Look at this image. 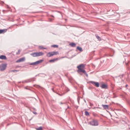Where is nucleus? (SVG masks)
Instances as JSON below:
<instances>
[{
    "mask_svg": "<svg viewBox=\"0 0 130 130\" xmlns=\"http://www.w3.org/2000/svg\"><path fill=\"white\" fill-rule=\"evenodd\" d=\"M43 61V60H41L37 61L35 62L31 63L30 64V65H35L39 64L41 63Z\"/></svg>",
    "mask_w": 130,
    "mask_h": 130,
    "instance_id": "20e7f679",
    "label": "nucleus"
},
{
    "mask_svg": "<svg viewBox=\"0 0 130 130\" xmlns=\"http://www.w3.org/2000/svg\"><path fill=\"white\" fill-rule=\"evenodd\" d=\"M102 106L105 109H108V106L107 105H102Z\"/></svg>",
    "mask_w": 130,
    "mask_h": 130,
    "instance_id": "9b49d317",
    "label": "nucleus"
},
{
    "mask_svg": "<svg viewBox=\"0 0 130 130\" xmlns=\"http://www.w3.org/2000/svg\"><path fill=\"white\" fill-rule=\"evenodd\" d=\"M19 71V70H12L11 71V72H18V71Z\"/></svg>",
    "mask_w": 130,
    "mask_h": 130,
    "instance_id": "b1692460",
    "label": "nucleus"
},
{
    "mask_svg": "<svg viewBox=\"0 0 130 130\" xmlns=\"http://www.w3.org/2000/svg\"><path fill=\"white\" fill-rule=\"evenodd\" d=\"M84 67V65L83 64H82L78 66L77 67V68L78 69H80V68H83Z\"/></svg>",
    "mask_w": 130,
    "mask_h": 130,
    "instance_id": "1a4fd4ad",
    "label": "nucleus"
},
{
    "mask_svg": "<svg viewBox=\"0 0 130 130\" xmlns=\"http://www.w3.org/2000/svg\"><path fill=\"white\" fill-rule=\"evenodd\" d=\"M33 109H34V110H35V108H33Z\"/></svg>",
    "mask_w": 130,
    "mask_h": 130,
    "instance_id": "c85d7f7f",
    "label": "nucleus"
},
{
    "mask_svg": "<svg viewBox=\"0 0 130 130\" xmlns=\"http://www.w3.org/2000/svg\"><path fill=\"white\" fill-rule=\"evenodd\" d=\"M92 105V104H91V103H90V106H91Z\"/></svg>",
    "mask_w": 130,
    "mask_h": 130,
    "instance_id": "bb28decb",
    "label": "nucleus"
},
{
    "mask_svg": "<svg viewBox=\"0 0 130 130\" xmlns=\"http://www.w3.org/2000/svg\"><path fill=\"white\" fill-rule=\"evenodd\" d=\"M21 52V50H19L18 51V52L17 53V55H19L20 54V52Z\"/></svg>",
    "mask_w": 130,
    "mask_h": 130,
    "instance_id": "5701e85b",
    "label": "nucleus"
},
{
    "mask_svg": "<svg viewBox=\"0 0 130 130\" xmlns=\"http://www.w3.org/2000/svg\"><path fill=\"white\" fill-rule=\"evenodd\" d=\"M25 60V58L24 57H22L16 61V62H21L24 61Z\"/></svg>",
    "mask_w": 130,
    "mask_h": 130,
    "instance_id": "423d86ee",
    "label": "nucleus"
},
{
    "mask_svg": "<svg viewBox=\"0 0 130 130\" xmlns=\"http://www.w3.org/2000/svg\"><path fill=\"white\" fill-rule=\"evenodd\" d=\"M37 130H43L42 127L40 126L38 128H36Z\"/></svg>",
    "mask_w": 130,
    "mask_h": 130,
    "instance_id": "f3484780",
    "label": "nucleus"
},
{
    "mask_svg": "<svg viewBox=\"0 0 130 130\" xmlns=\"http://www.w3.org/2000/svg\"><path fill=\"white\" fill-rule=\"evenodd\" d=\"M52 46L54 47H57L58 46V45H52Z\"/></svg>",
    "mask_w": 130,
    "mask_h": 130,
    "instance_id": "4be33fe9",
    "label": "nucleus"
},
{
    "mask_svg": "<svg viewBox=\"0 0 130 130\" xmlns=\"http://www.w3.org/2000/svg\"><path fill=\"white\" fill-rule=\"evenodd\" d=\"M60 104H62V103L61 102V103H60Z\"/></svg>",
    "mask_w": 130,
    "mask_h": 130,
    "instance_id": "c756f323",
    "label": "nucleus"
},
{
    "mask_svg": "<svg viewBox=\"0 0 130 130\" xmlns=\"http://www.w3.org/2000/svg\"><path fill=\"white\" fill-rule=\"evenodd\" d=\"M64 57H62V58H64Z\"/></svg>",
    "mask_w": 130,
    "mask_h": 130,
    "instance_id": "2f4dec72",
    "label": "nucleus"
},
{
    "mask_svg": "<svg viewBox=\"0 0 130 130\" xmlns=\"http://www.w3.org/2000/svg\"><path fill=\"white\" fill-rule=\"evenodd\" d=\"M7 29H1L0 30V34L3 32H6Z\"/></svg>",
    "mask_w": 130,
    "mask_h": 130,
    "instance_id": "2eb2a0df",
    "label": "nucleus"
},
{
    "mask_svg": "<svg viewBox=\"0 0 130 130\" xmlns=\"http://www.w3.org/2000/svg\"><path fill=\"white\" fill-rule=\"evenodd\" d=\"M0 59L3 60H6L7 57L6 56L4 55H2L0 56Z\"/></svg>",
    "mask_w": 130,
    "mask_h": 130,
    "instance_id": "0eeeda50",
    "label": "nucleus"
},
{
    "mask_svg": "<svg viewBox=\"0 0 130 130\" xmlns=\"http://www.w3.org/2000/svg\"><path fill=\"white\" fill-rule=\"evenodd\" d=\"M84 74H85V75H86L87 76V77L88 76V74L86 73V72H85V73H84Z\"/></svg>",
    "mask_w": 130,
    "mask_h": 130,
    "instance_id": "393cba45",
    "label": "nucleus"
},
{
    "mask_svg": "<svg viewBox=\"0 0 130 130\" xmlns=\"http://www.w3.org/2000/svg\"><path fill=\"white\" fill-rule=\"evenodd\" d=\"M90 124L92 126H98V123L97 120H93L90 122Z\"/></svg>",
    "mask_w": 130,
    "mask_h": 130,
    "instance_id": "f03ea898",
    "label": "nucleus"
},
{
    "mask_svg": "<svg viewBox=\"0 0 130 130\" xmlns=\"http://www.w3.org/2000/svg\"><path fill=\"white\" fill-rule=\"evenodd\" d=\"M70 45L71 46L74 47L76 46V44L74 43H71L70 44Z\"/></svg>",
    "mask_w": 130,
    "mask_h": 130,
    "instance_id": "4468645a",
    "label": "nucleus"
},
{
    "mask_svg": "<svg viewBox=\"0 0 130 130\" xmlns=\"http://www.w3.org/2000/svg\"><path fill=\"white\" fill-rule=\"evenodd\" d=\"M39 48L40 49H46V48H44L43 47V46H39Z\"/></svg>",
    "mask_w": 130,
    "mask_h": 130,
    "instance_id": "412c9836",
    "label": "nucleus"
},
{
    "mask_svg": "<svg viewBox=\"0 0 130 130\" xmlns=\"http://www.w3.org/2000/svg\"><path fill=\"white\" fill-rule=\"evenodd\" d=\"M78 69V70L80 72H82L84 73H85V71L83 69L80 68V69Z\"/></svg>",
    "mask_w": 130,
    "mask_h": 130,
    "instance_id": "ddd939ff",
    "label": "nucleus"
},
{
    "mask_svg": "<svg viewBox=\"0 0 130 130\" xmlns=\"http://www.w3.org/2000/svg\"><path fill=\"white\" fill-rule=\"evenodd\" d=\"M90 83L94 85L96 87H99V83L97 82H94L92 81H90Z\"/></svg>",
    "mask_w": 130,
    "mask_h": 130,
    "instance_id": "39448f33",
    "label": "nucleus"
},
{
    "mask_svg": "<svg viewBox=\"0 0 130 130\" xmlns=\"http://www.w3.org/2000/svg\"><path fill=\"white\" fill-rule=\"evenodd\" d=\"M30 55L33 57H37V52H35L30 54Z\"/></svg>",
    "mask_w": 130,
    "mask_h": 130,
    "instance_id": "9d476101",
    "label": "nucleus"
},
{
    "mask_svg": "<svg viewBox=\"0 0 130 130\" xmlns=\"http://www.w3.org/2000/svg\"><path fill=\"white\" fill-rule=\"evenodd\" d=\"M7 64H2L0 65V70L3 71L5 70L7 67Z\"/></svg>",
    "mask_w": 130,
    "mask_h": 130,
    "instance_id": "7ed1b4c3",
    "label": "nucleus"
},
{
    "mask_svg": "<svg viewBox=\"0 0 130 130\" xmlns=\"http://www.w3.org/2000/svg\"><path fill=\"white\" fill-rule=\"evenodd\" d=\"M85 115L87 116L89 115V114L88 112L86 111L85 112Z\"/></svg>",
    "mask_w": 130,
    "mask_h": 130,
    "instance_id": "aec40b11",
    "label": "nucleus"
},
{
    "mask_svg": "<svg viewBox=\"0 0 130 130\" xmlns=\"http://www.w3.org/2000/svg\"><path fill=\"white\" fill-rule=\"evenodd\" d=\"M101 87L102 88L104 89H107V85L104 84H102Z\"/></svg>",
    "mask_w": 130,
    "mask_h": 130,
    "instance_id": "f8f14e48",
    "label": "nucleus"
},
{
    "mask_svg": "<svg viewBox=\"0 0 130 130\" xmlns=\"http://www.w3.org/2000/svg\"><path fill=\"white\" fill-rule=\"evenodd\" d=\"M58 54V52H53L48 53L47 54L46 56L48 57H50L54 55H57Z\"/></svg>",
    "mask_w": 130,
    "mask_h": 130,
    "instance_id": "f257e3e1",
    "label": "nucleus"
},
{
    "mask_svg": "<svg viewBox=\"0 0 130 130\" xmlns=\"http://www.w3.org/2000/svg\"><path fill=\"white\" fill-rule=\"evenodd\" d=\"M57 60H58V59L57 58H56L55 59L51 60L49 61V62H54L55 61H57Z\"/></svg>",
    "mask_w": 130,
    "mask_h": 130,
    "instance_id": "dca6fc26",
    "label": "nucleus"
},
{
    "mask_svg": "<svg viewBox=\"0 0 130 130\" xmlns=\"http://www.w3.org/2000/svg\"><path fill=\"white\" fill-rule=\"evenodd\" d=\"M52 16L53 17H54L53 16V15H52Z\"/></svg>",
    "mask_w": 130,
    "mask_h": 130,
    "instance_id": "7c9ffc66",
    "label": "nucleus"
},
{
    "mask_svg": "<svg viewBox=\"0 0 130 130\" xmlns=\"http://www.w3.org/2000/svg\"><path fill=\"white\" fill-rule=\"evenodd\" d=\"M43 54L44 53L42 52H37V57L43 55Z\"/></svg>",
    "mask_w": 130,
    "mask_h": 130,
    "instance_id": "6e6552de",
    "label": "nucleus"
},
{
    "mask_svg": "<svg viewBox=\"0 0 130 130\" xmlns=\"http://www.w3.org/2000/svg\"><path fill=\"white\" fill-rule=\"evenodd\" d=\"M77 49L80 51H82V48L81 47L77 46Z\"/></svg>",
    "mask_w": 130,
    "mask_h": 130,
    "instance_id": "a211bd4d",
    "label": "nucleus"
},
{
    "mask_svg": "<svg viewBox=\"0 0 130 130\" xmlns=\"http://www.w3.org/2000/svg\"><path fill=\"white\" fill-rule=\"evenodd\" d=\"M128 86V85H126L125 86V87H127V86Z\"/></svg>",
    "mask_w": 130,
    "mask_h": 130,
    "instance_id": "cd10ccee",
    "label": "nucleus"
},
{
    "mask_svg": "<svg viewBox=\"0 0 130 130\" xmlns=\"http://www.w3.org/2000/svg\"><path fill=\"white\" fill-rule=\"evenodd\" d=\"M33 112L34 113V114H35V115L37 114V113L36 112Z\"/></svg>",
    "mask_w": 130,
    "mask_h": 130,
    "instance_id": "a878e982",
    "label": "nucleus"
},
{
    "mask_svg": "<svg viewBox=\"0 0 130 130\" xmlns=\"http://www.w3.org/2000/svg\"><path fill=\"white\" fill-rule=\"evenodd\" d=\"M96 37L97 39H98V40H101V38L98 36V35H96Z\"/></svg>",
    "mask_w": 130,
    "mask_h": 130,
    "instance_id": "6ab92c4d",
    "label": "nucleus"
}]
</instances>
